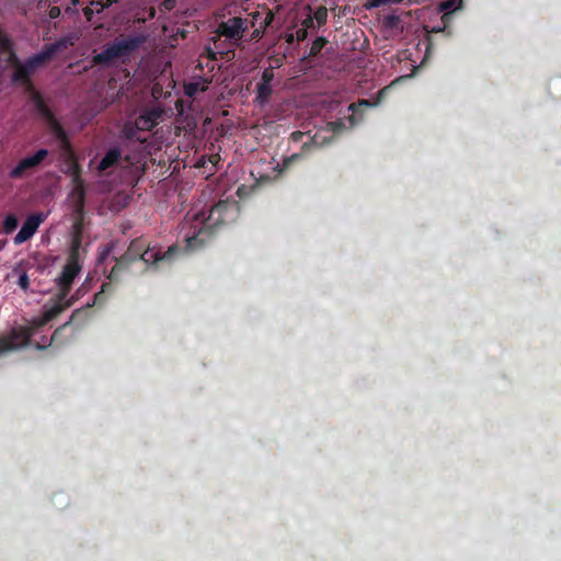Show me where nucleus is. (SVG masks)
<instances>
[{"label": "nucleus", "mask_w": 561, "mask_h": 561, "mask_svg": "<svg viewBox=\"0 0 561 561\" xmlns=\"http://www.w3.org/2000/svg\"><path fill=\"white\" fill-rule=\"evenodd\" d=\"M181 253L178 244H172L167 251L162 252L160 248L150 247L142 237L134 239L126 252L118 259L111 268L107 278L115 282L119 278L122 272L129 268L134 263L141 261L146 268H160L163 265H170Z\"/></svg>", "instance_id": "nucleus-1"}, {"label": "nucleus", "mask_w": 561, "mask_h": 561, "mask_svg": "<svg viewBox=\"0 0 561 561\" xmlns=\"http://www.w3.org/2000/svg\"><path fill=\"white\" fill-rule=\"evenodd\" d=\"M230 205L220 201L207 213L199 211L194 215L190 231L185 234L186 247L191 250L204 245L215 229L228 220Z\"/></svg>", "instance_id": "nucleus-2"}, {"label": "nucleus", "mask_w": 561, "mask_h": 561, "mask_svg": "<svg viewBox=\"0 0 561 561\" xmlns=\"http://www.w3.org/2000/svg\"><path fill=\"white\" fill-rule=\"evenodd\" d=\"M261 16L260 12H254L248 16H230L217 24L215 36L213 37L214 48L207 47L205 54L210 60H216V54L224 55V43L237 46L243 39L244 34L255 26V20Z\"/></svg>", "instance_id": "nucleus-3"}, {"label": "nucleus", "mask_w": 561, "mask_h": 561, "mask_svg": "<svg viewBox=\"0 0 561 561\" xmlns=\"http://www.w3.org/2000/svg\"><path fill=\"white\" fill-rule=\"evenodd\" d=\"M139 37H117L112 44L104 46L103 50L92 57L95 66H112L116 59L127 58L141 45Z\"/></svg>", "instance_id": "nucleus-4"}, {"label": "nucleus", "mask_w": 561, "mask_h": 561, "mask_svg": "<svg viewBox=\"0 0 561 561\" xmlns=\"http://www.w3.org/2000/svg\"><path fill=\"white\" fill-rule=\"evenodd\" d=\"M81 238L75 237L71 242L67 263L65 264L60 276L57 278L60 301L67 299L72 288L75 278L81 271Z\"/></svg>", "instance_id": "nucleus-5"}, {"label": "nucleus", "mask_w": 561, "mask_h": 561, "mask_svg": "<svg viewBox=\"0 0 561 561\" xmlns=\"http://www.w3.org/2000/svg\"><path fill=\"white\" fill-rule=\"evenodd\" d=\"M48 156L47 149H39L33 156L23 158L20 162L9 172L11 179H21L26 171L37 168L44 159Z\"/></svg>", "instance_id": "nucleus-6"}, {"label": "nucleus", "mask_w": 561, "mask_h": 561, "mask_svg": "<svg viewBox=\"0 0 561 561\" xmlns=\"http://www.w3.org/2000/svg\"><path fill=\"white\" fill-rule=\"evenodd\" d=\"M46 216L43 213L31 214L23 222L20 231L14 237L15 244H22L30 240L37 231Z\"/></svg>", "instance_id": "nucleus-7"}, {"label": "nucleus", "mask_w": 561, "mask_h": 561, "mask_svg": "<svg viewBox=\"0 0 561 561\" xmlns=\"http://www.w3.org/2000/svg\"><path fill=\"white\" fill-rule=\"evenodd\" d=\"M31 333L26 330H13L10 334L0 336V353L13 351L30 343Z\"/></svg>", "instance_id": "nucleus-8"}, {"label": "nucleus", "mask_w": 561, "mask_h": 561, "mask_svg": "<svg viewBox=\"0 0 561 561\" xmlns=\"http://www.w3.org/2000/svg\"><path fill=\"white\" fill-rule=\"evenodd\" d=\"M163 111L160 106H152L145 108L136 117V128H140L141 131H150L157 125L161 118Z\"/></svg>", "instance_id": "nucleus-9"}, {"label": "nucleus", "mask_w": 561, "mask_h": 561, "mask_svg": "<svg viewBox=\"0 0 561 561\" xmlns=\"http://www.w3.org/2000/svg\"><path fill=\"white\" fill-rule=\"evenodd\" d=\"M71 305H72L71 299H65V300L60 301L59 294H58L56 304L54 306H51L50 308L46 309L41 318L35 319L33 321L34 329H39V328L44 327L49 321L57 318L64 310L69 308Z\"/></svg>", "instance_id": "nucleus-10"}, {"label": "nucleus", "mask_w": 561, "mask_h": 561, "mask_svg": "<svg viewBox=\"0 0 561 561\" xmlns=\"http://www.w3.org/2000/svg\"><path fill=\"white\" fill-rule=\"evenodd\" d=\"M85 185L84 183H79L73 185L70 192V199L72 202V211L76 216L82 217L85 208Z\"/></svg>", "instance_id": "nucleus-11"}, {"label": "nucleus", "mask_w": 561, "mask_h": 561, "mask_svg": "<svg viewBox=\"0 0 561 561\" xmlns=\"http://www.w3.org/2000/svg\"><path fill=\"white\" fill-rule=\"evenodd\" d=\"M50 133L55 136V138L59 141L60 148L69 154H72V146L70 139L68 137L67 131L61 126V124L55 117L53 121L47 123Z\"/></svg>", "instance_id": "nucleus-12"}, {"label": "nucleus", "mask_w": 561, "mask_h": 561, "mask_svg": "<svg viewBox=\"0 0 561 561\" xmlns=\"http://www.w3.org/2000/svg\"><path fill=\"white\" fill-rule=\"evenodd\" d=\"M33 72L34 70L27 61H25L24 64L21 62L14 68V72L12 75V82L32 88L31 77Z\"/></svg>", "instance_id": "nucleus-13"}, {"label": "nucleus", "mask_w": 561, "mask_h": 561, "mask_svg": "<svg viewBox=\"0 0 561 561\" xmlns=\"http://www.w3.org/2000/svg\"><path fill=\"white\" fill-rule=\"evenodd\" d=\"M122 159V150L118 147H113L108 149L103 159L100 161L98 165V171L100 173L106 171L107 169L115 167L119 163Z\"/></svg>", "instance_id": "nucleus-14"}, {"label": "nucleus", "mask_w": 561, "mask_h": 561, "mask_svg": "<svg viewBox=\"0 0 561 561\" xmlns=\"http://www.w3.org/2000/svg\"><path fill=\"white\" fill-rule=\"evenodd\" d=\"M32 101L36 108L37 114L46 121V123L53 121L56 116L49 106L44 101L43 96L38 92H34L32 95Z\"/></svg>", "instance_id": "nucleus-15"}, {"label": "nucleus", "mask_w": 561, "mask_h": 561, "mask_svg": "<svg viewBox=\"0 0 561 561\" xmlns=\"http://www.w3.org/2000/svg\"><path fill=\"white\" fill-rule=\"evenodd\" d=\"M272 94H273L272 84L259 82L255 87V98H254L255 105L261 106V107L265 106L270 102Z\"/></svg>", "instance_id": "nucleus-16"}, {"label": "nucleus", "mask_w": 561, "mask_h": 561, "mask_svg": "<svg viewBox=\"0 0 561 561\" xmlns=\"http://www.w3.org/2000/svg\"><path fill=\"white\" fill-rule=\"evenodd\" d=\"M55 53L50 48L49 45H46L45 48L34 56L26 59V61L30 64V66L35 70L36 68L45 65L47 61H49L54 57Z\"/></svg>", "instance_id": "nucleus-17"}, {"label": "nucleus", "mask_w": 561, "mask_h": 561, "mask_svg": "<svg viewBox=\"0 0 561 561\" xmlns=\"http://www.w3.org/2000/svg\"><path fill=\"white\" fill-rule=\"evenodd\" d=\"M55 53L50 48L49 45H46L45 48L34 56L26 59V61L30 64V66L35 70L36 68L45 65L47 61H49L54 57Z\"/></svg>", "instance_id": "nucleus-18"}, {"label": "nucleus", "mask_w": 561, "mask_h": 561, "mask_svg": "<svg viewBox=\"0 0 561 561\" xmlns=\"http://www.w3.org/2000/svg\"><path fill=\"white\" fill-rule=\"evenodd\" d=\"M55 53L50 48L49 45H46L45 48L34 56L26 59V61L30 64V66L35 70L36 68L45 65L47 61H49L54 57Z\"/></svg>", "instance_id": "nucleus-19"}, {"label": "nucleus", "mask_w": 561, "mask_h": 561, "mask_svg": "<svg viewBox=\"0 0 561 561\" xmlns=\"http://www.w3.org/2000/svg\"><path fill=\"white\" fill-rule=\"evenodd\" d=\"M208 83L209 81L207 80L188 82L184 85V93L187 96L193 98L198 92L205 91L207 89Z\"/></svg>", "instance_id": "nucleus-20"}, {"label": "nucleus", "mask_w": 561, "mask_h": 561, "mask_svg": "<svg viewBox=\"0 0 561 561\" xmlns=\"http://www.w3.org/2000/svg\"><path fill=\"white\" fill-rule=\"evenodd\" d=\"M13 275H18V285L23 291L30 288V278L25 271L22 270V263L16 264L12 270Z\"/></svg>", "instance_id": "nucleus-21"}, {"label": "nucleus", "mask_w": 561, "mask_h": 561, "mask_svg": "<svg viewBox=\"0 0 561 561\" xmlns=\"http://www.w3.org/2000/svg\"><path fill=\"white\" fill-rule=\"evenodd\" d=\"M75 37L71 36V35H68V36H64L61 38H59L58 41L49 44L50 48L54 50V53H58L60 50H65L67 49L68 47L70 46H73L75 45Z\"/></svg>", "instance_id": "nucleus-22"}, {"label": "nucleus", "mask_w": 561, "mask_h": 561, "mask_svg": "<svg viewBox=\"0 0 561 561\" xmlns=\"http://www.w3.org/2000/svg\"><path fill=\"white\" fill-rule=\"evenodd\" d=\"M68 174L70 175L71 182L73 185H77L79 183H84V181L82 179V168L78 162L73 161L69 165Z\"/></svg>", "instance_id": "nucleus-23"}, {"label": "nucleus", "mask_w": 561, "mask_h": 561, "mask_svg": "<svg viewBox=\"0 0 561 561\" xmlns=\"http://www.w3.org/2000/svg\"><path fill=\"white\" fill-rule=\"evenodd\" d=\"M139 131H141V130H140V128H136V121L126 122L122 129L124 137L129 140L138 138Z\"/></svg>", "instance_id": "nucleus-24"}, {"label": "nucleus", "mask_w": 561, "mask_h": 561, "mask_svg": "<svg viewBox=\"0 0 561 561\" xmlns=\"http://www.w3.org/2000/svg\"><path fill=\"white\" fill-rule=\"evenodd\" d=\"M18 225H19V220L15 215L10 214V215L5 216L3 224H2L3 232L7 234L12 233L18 228Z\"/></svg>", "instance_id": "nucleus-25"}, {"label": "nucleus", "mask_w": 561, "mask_h": 561, "mask_svg": "<svg viewBox=\"0 0 561 561\" xmlns=\"http://www.w3.org/2000/svg\"><path fill=\"white\" fill-rule=\"evenodd\" d=\"M328 41L325 37H317L309 49V56L316 57L320 54V51L323 49V47L327 45Z\"/></svg>", "instance_id": "nucleus-26"}, {"label": "nucleus", "mask_w": 561, "mask_h": 561, "mask_svg": "<svg viewBox=\"0 0 561 561\" xmlns=\"http://www.w3.org/2000/svg\"><path fill=\"white\" fill-rule=\"evenodd\" d=\"M77 312H79V310H76V311L72 313V316H71V318H70V320H69V321H67L66 323H64L62 325H60L58 329H56V330H55V332H54V334L51 335V337L49 339V341H46L44 345H39V344H38L36 347H37L38 350H44V348H46L47 346L51 345V344H53V342H54V341H56L57 335H58V334H59V333H60V332H61V331H62L67 325H69V324H70V322L72 321V319L75 318V314H76Z\"/></svg>", "instance_id": "nucleus-27"}, {"label": "nucleus", "mask_w": 561, "mask_h": 561, "mask_svg": "<svg viewBox=\"0 0 561 561\" xmlns=\"http://www.w3.org/2000/svg\"><path fill=\"white\" fill-rule=\"evenodd\" d=\"M272 20H273V13L268 12L262 22L263 25H261V27H259V28L253 30V32L251 34V39H259L263 34L262 28L266 27L272 22Z\"/></svg>", "instance_id": "nucleus-28"}, {"label": "nucleus", "mask_w": 561, "mask_h": 561, "mask_svg": "<svg viewBox=\"0 0 561 561\" xmlns=\"http://www.w3.org/2000/svg\"><path fill=\"white\" fill-rule=\"evenodd\" d=\"M274 80V67H267L263 70L261 76L262 83L272 84V81Z\"/></svg>", "instance_id": "nucleus-29"}, {"label": "nucleus", "mask_w": 561, "mask_h": 561, "mask_svg": "<svg viewBox=\"0 0 561 561\" xmlns=\"http://www.w3.org/2000/svg\"><path fill=\"white\" fill-rule=\"evenodd\" d=\"M328 12L327 9L321 7L314 12V19L319 25H323L327 22Z\"/></svg>", "instance_id": "nucleus-30"}, {"label": "nucleus", "mask_w": 561, "mask_h": 561, "mask_svg": "<svg viewBox=\"0 0 561 561\" xmlns=\"http://www.w3.org/2000/svg\"><path fill=\"white\" fill-rule=\"evenodd\" d=\"M8 62L12 66V67H16L19 64H21V61L19 60L14 49L8 51Z\"/></svg>", "instance_id": "nucleus-31"}, {"label": "nucleus", "mask_w": 561, "mask_h": 561, "mask_svg": "<svg viewBox=\"0 0 561 561\" xmlns=\"http://www.w3.org/2000/svg\"><path fill=\"white\" fill-rule=\"evenodd\" d=\"M12 49H13V45L10 39H8V38L0 39V50L10 51Z\"/></svg>", "instance_id": "nucleus-32"}, {"label": "nucleus", "mask_w": 561, "mask_h": 561, "mask_svg": "<svg viewBox=\"0 0 561 561\" xmlns=\"http://www.w3.org/2000/svg\"><path fill=\"white\" fill-rule=\"evenodd\" d=\"M113 243L107 244L99 255V261L103 262L112 252Z\"/></svg>", "instance_id": "nucleus-33"}, {"label": "nucleus", "mask_w": 561, "mask_h": 561, "mask_svg": "<svg viewBox=\"0 0 561 561\" xmlns=\"http://www.w3.org/2000/svg\"><path fill=\"white\" fill-rule=\"evenodd\" d=\"M60 14H61V10L59 7L54 5V7H50L48 10V15L53 20L59 18Z\"/></svg>", "instance_id": "nucleus-34"}, {"label": "nucleus", "mask_w": 561, "mask_h": 561, "mask_svg": "<svg viewBox=\"0 0 561 561\" xmlns=\"http://www.w3.org/2000/svg\"><path fill=\"white\" fill-rule=\"evenodd\" d=\"M331 125L333 126V130L336 131L339 128H341L343 126V123L334 122V123H331Z\"/></svg>", "instance_id": "nucleus-35"}, {"label": "nucleus", "mask_w": 561, "mask_h": 561, "mask_svg": "<svg viewBox=\"0 0 561 561\" xmlns=\"http://www.w3.org/2000/svg\"><path fill=\"white\" fill-rule=\"evenodd\" d=\"M306 34H307V31H306V30H299V31L297 32L298 39H302V38H305Z\"/></svg>", "instance_id": "nucleus-36"}, {"label": "nucleus", "mask_w": 561, "mask_h": 561, "mask_svg": "<svg viewBox=\"0 0 561 561\" xmlns=\"http://www.w3.org/2000/svg\"><path fill=\"white\" fill-rule=\"evenodd\" d=\"M312 23H313L312 18H308V19L305 21V25H306L307 27H310V26L312 25Z\"/></svg>", "instance_id": "nucleus-37"}, {"label": "nucleus", "mask_w": 561, "mask_h": 561, "mask_svg": "<svg viewBox=\"0 0 561 561\" xmlns=\"http://www.w3.org/2000/svg\"><path fill=\"white\" fill-rule=\"evenodd\" d=\"M359 104L360 105H365V106H369L370 105L369 101H367V100H360Z\"/></svg>", "instance_id": "nucleus-38"}, {"label": "nucleus", "mask_w": 561, "mask_h": 561, "mask_svg": "<svg viewBox=\"0 0 561 561\" xmlns=\"http://www.w3.org/2000/svg\"><path fill=\"white\" fill-rule=\"evenodd\" d=\"M217 161H218V156H211V157H210V162H211V163H214V164H215Z\"/></svg>", "instance_id": "nucleus-39"}, {"label": "nucleus", "mask_w": 561, "mask_h": 561, "mask_svg": "<svg viewBox=\"0 0 561 561\" xmlns=\"http://www.w3.org/2000/svg\"><path fill=\"white\" fill-rule=\"evenodd\" d=\"M355 107H356V104L352 103V104H350L348 110L354 112Z\"/></svg>", "instance_id": "nucleus-40"}, {"label": "nucleus", "mask_w": 561, "mask_h": 561, "mask_svg": "<svg viewBox=\"0 0 561 561\" xmlns=\"http://www.w3.org/2000/svg\"><path fill=\"white\" fill-rule=\"evenodd\" d=\"M2 248H3V243L0 242V251L2 250Z\"/></svg>", "instance_id": "nucleus-41"}, {"label": "nucleus", "mask_w": 561, "mask_h": 561, "mask_svg": "<svg viewBox=\"0 0 561 561\" xmlns=\"http://www.w3.org/2000/svg\"><path fill=\"white\" fill-rule=\"evenodd\" d=\"M73 2H76L77 0H72Z\"/></svg>", "instance_id": "nucleus-42"}]
</instances>
